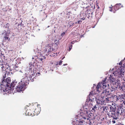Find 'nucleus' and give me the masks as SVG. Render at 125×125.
<instances>
[{"label":"nucleus","instance_id":"f257e3e1","mask_svg":"<svg viewBox=\"0 0 125 125\" xmlns=\"http://www.w3.org/2000/svg\"><path fill=\"white\" fill-rule=\"evenodd\" d=\"M115 109L113 107H111L110 112L108 114V116L110 117H112L114 118L117 119L118 118V116L121 115L122 113V111L121 108H118L117 110L116 113L115 111Z\"/></svg>","mask_w":125,"mask_h":125},{"label":"nucleus","instance_id":"f03ea898","mask_svg":"<svg viewBox=\"0 0 125 125\" xmlns=\"http://www.w3.org/2000/svg\"><path fill=\"white\" fill-rule=\"evenodd\" d=\"M28 79L27 77L22 78L20 82L19 83V84L17 86L16 89L17 92H20L24 90L26 88V86L27 84H28Z\"/></svg>","mask_w":125,"mask_h":125},{"label":"nucleus","instance_id":"7ed1b4c3","mask_svg":"<svg viewBox=\"0 0 125 125\" xmlns=\"http://www.w3.org/2000/svg\"><path fill=\"white\" fill-rule=\"evenodd\" d=\"M82 118L84 119V121L81 120L78 121V125H83V123L85 122L87 124H89V125H91V123L90 120L91 118L89 116L87 112H85V114L83 115Z\"/></svg>","mask_w":125,"mask_h":125},{"label":"nucleus","instance_id":"20e7f679","mask_svg":"<svg viewBox=\"0 0 125 125\" xmlns=\"http://www.w3.org/2000/svg\"><path fill=\"white\" fill-rule=\"evenodd\" d=\"M105 80L103 81L102 82L99 83L96 87V89L97 92L100 93L101 92L102 90L101 87L103 89L106 87V85Z\"/></svg>","mask_w":125,"mask_h":125},{"label":"nucleus","instance_id":"39448f33","mask_svg":"<svg viewBox=\"0 0 125 125\" xmlns=\"http://www.w3.org/2000/svg\"><path fill=\"white\" fill-rule=\"evenodd\" d=\"M112 107L111 105H108V106H105L104 105H102L100 106L99 108L100 109V110L101 112H105L106 113L107 115H108V114L110 112V107Z\"/></svg>","mask_w":125,"mask_h":125},{"label":"nucleus","instance_id":"423d86ee","mask_svg":"<svg viewBox=\"0 0 125 125\" xmlns=\"http://www.w3.org/2000/svg\"><path fill=\"white\" fill-rule=\"evenodd\" d=\"M11 80L10 78V77H8L6 79V80L4 78H3L1 84V85H3L4 87H5L6 89V87H7V86H9L10 85V83Z\"/></svg>","mask_w":125,"mask_h":125},{"label":"nucleus","instance_id":"0eeeda50","mask_svg":"<svg viewBox=\"0 0 125 125\" xmlns=\"http://www.w3.org/2000/svg\"><path fill=\"white\" fill-rule=\"evenodd\" d=\"M16 83V82H15V81L13 82L9 86H7V87H6V89H5V90L4 89L3 91L5 92H8L9 90H13L14 89V87Z\"/></svg>","mask_w":125,"mask_h":125},{"label":"nucleus","instance_id":"6e6552de","mask_svg":"<svg viewBox=\"0 0 125 125\" xmlns=\"http://www.w3.org/2000/svg\"><path fill=\"white\" fill-rule=\"evenodd\" d=\"M94 94H93V92L92 91L90 92L88 96L87 97L86 102L89 103L93 102L94 99Z\"/></svg>","mask_w":125,"mask_h":125},{"label":"nucleus","instance_id":"1a4fd4ad","mask_svg":"<svg viewBox=\"0 0 125 125\" xmlns=\"http://www.w3.org/2000/svg\"><path fill=\"white\" fill-rule=\"evenodd\" d=\"M51 47L50 46H47L45 47V49L44 50V52H46L48 54H52V55H50V56H55V53H53V54H52L53 53L52 52H51Z\"/></svg>","mask_w":125,"mask_h":125},{"label":"nucleus","instance_id":"9d476101","mask_svg":"<svg viewBox=\"0 0 125 125\" xmlns=\"http://www.w3.org/2000/svg\"><path fill=\"white\" fill-rule=\"evenodd\" d=\"M100 94L101 97L103 98L107 96H109L110 95V93L108 89H105L102 91V93H101Z\"/></svg>","mask_w":125,"mask_h":125},{"label":"nucleus","instance_id":"9b49d317","mask_svg":"<svg viewBox=\"0 0 125 125\" xmlns=\"http://www.w3.org/2000/svg\"><path fill=\"white\" fill-rule=\"evenodd\" d=\"M122 7L123 6L121 5V4L120 3L116 4L112 8H110V11H112L113 10L112 9H114L115 11H116Z\"/></svg>","mask_w":125,"mask_h":125},{"label":"nucleus","instance_id":"f8f14e48","mask_svg":"<svg viewBox=\"0 0 125 125\" xmlns=\"http://www.w3.org/2000/svg\"><path fill=\"white\" fill-rule=\"evenodd\" d=\"M31 110H30V109H28L26 110V112L25 113V114L26 115H27L29 116H30L32 115L33 113V111L34 110V105H33L31 106Z\"/></svg>","mask_w":125,"mask_h":125},{"label":"nucleus","instance_id":"ddd939ff","mask_svg":"<svg viewBox=\"0 0 125 125\" xmlns=\"http://www.w3.org/2000/svg\"><path fill=\"white\" fill-rule=\"evenodd\" d=\"M2 65L3 66L1 67L2 69H4L5 68L7 69H8L9 71H10L11 70L10 65H9V63L6 62L5 63H4L3 64H2Z\"/></svg>","mask_w":125,"mask_h":125},{"label":"nucleus","instance_id":"4468645a","mask_svg":"<svg viewBox=\"0 0 125 125\" xmlns=\"http://www.w3.org/2000/svg\"><path fill=\"white\" fill-rule=\"evenodd\" d=\"M34 106L35 108V106ZM36 107V108H34V109L33 111L35 113L36 115H37L40 113L41 110L40 107H38L37 106Z\"/></svg>","mask_w":125,"mask_h":125},{"label":"nucleus","instance_id":"2eb2a0df","mask_svg":"<svg viewBox=\"0 0 125 125\" xmlns=\"http://www.w3.org/2000/svg\"><path fill=\"white\" fill-rule=\"evenodd\" d=\"M9 33H8L6 32L4 35V38L5 40H9L10 38H9Z\"/></svg>","mask_w":125,"mask_h":125},{"label":"nucleus","instance_id":"dca6fc26","mask_svg":"<svg viewBox=\"0 0 125 125\" xmlns=\"http://www.w3.org/2000/svg\"><path fill=\"white\" fill-rule=\"evenodd\" d=\"M96 103L97 104L102 105L104 104V101L103 100L101 101L100 99H98L96 100Z\"/></svg>","mask_w":125,"mask_h":125},{"label":"nucleus","instance_id":"f3484780","mask_svg":"<svg viewBox=\"0 0 125 125\" xmlns=\"http://www.w3.org/2000/svg\"><path fill=\"white\" fill-rule=\"evenodd\" d=\"M87 7L86 8H85V9H86V11L85 12V14H87L88 15V14H91L92 12L90 11V10H87Z\"/></svg>","mask_w":125,"mask_h":125},{"label":"nucleus","instance_id":"a211bd4d","mask_svg":"<svg viewBox=\"0 0 125 125\" xmlns=\"http://www.w3.org/2000/svg\"><path fill=\"white\" fill-rule=\"evenodd\" d=\"M97 108V107L96 106V105H94V107H93V108H92V111L93 112L95 111L96 110V109Z\"/></svg>","mask_w":125,"mask_h":125},{"label":"nucleus","instance_id":"6ab92c4d","mask_svg":"<svg viewBox=\"0 0 125 125\" xmlns=\"http://www.w3.org/2000/svg\"><path fill=\"white\" fill-rule=\"evenodd\" d=\"M35 74L34 73H32L31 74V75L32 76H31V75H30V76L29 77L30 78H31V79H33V78H34V75Z\"/></svg>","mask_w":125,"mask_h":125},{"label":"nucleus","instance_id":"aec40b11","mask_svg":"<svg viewBox=\"0 0 125 125\" xmlns=\"http://www.w3.org/2000/svg\"><path fill=\"white\" fill-rule=\"evenodd\" d=\"M54 42L55 44L57 45H58L59 43V40L57 41L56 40H55Z\"/></svg>","mask_w":125,"mask_h":125},{"label":"nucleus","instance_id":"412c9836","mask_svg":"<svg viewBox=\"0 0 125 125\" xmlns=\"http://www.w3.org/2000/svg\"><path fill=\"white\" fill-rule=\"evenodd\" d=\"M9 23H7L5 26V27L6 28H8L9 26Z\"/></svg>","mask_w":125,"mask_h":125},{"label":"nucleus","instance_id":"4be33fe9","mask_svg":"<svg viewBox=\"0 0 125 125\" xmlns=\"http://www.w3.org/2000/svg\"><path fill=\"white\" fill-rule=\"evenodd\" d=\"M62 70L63 71H66L67 70V68L66 67H64L62 68Z\"/></svg>","mask_w":125,"mask_h":125},{"label":"nucleus","instance_id":"5701e85b","mask_svg":"<svg viewBox=\"0 0 125 125\" xmlns=\"http://www.w3.org/2000/svg\"><path fill=\"white\" fill-rule=\"evenodd\" d=\"M9 53H13L14 52V51L13 50H11L9 51Z\"/></svg>","mask_w":125,"mask_h":125},{"label":"nucleus","instance_id":"b1692460","mask_svg":"<svg viewBox=\"0 0 125 125\" xmlns=\"http://www.w3.org/2000/svg\"><path fill=\"white\" fill-rule=\"evenodd\" d=\"M72 45L71 44H69V48H72Z\"/></svg>","mask_w":125,"mask_h":125},{"label":"nucleus","instance_id":"393cba45","mask_svg":"<svg viewBox=\"0 0 125 125\" xmlns=\"http://www.w3.org/2000/svg\"><path fill=\"white\" fill-rule=\"evenodd\" d=\"M109 78L110 79V80H111L112 82H114V80H115V79L114 78H112V79L111 78H110V77H109Z\"/></svg>","mask_w":125,"mask_h":125},{"label":"nucleus","instance_id":"a878e982","mask_svg":"<svg viewBox=\"0 0 125 125\" xmlns=\"http://www.w3.org/2000/svg\"><path fill=\"white\" fill-rule=\"evenodd\" d=\"M113 119L112 120V122L113 124L115 123V121L114 120V119H114L113 118Z\"/></svg>","mask_w":125,"mask_h":125},{"label":"nucleus","instance_id":"bb28decb","mask_svg":"<svg viewBox=\"0 0 125 125\" xmlns=\"http://www.w3.org/2000/svg\"><path fill=\"white\" fill-rule=\"evenodd\" d=\"M62 61H60L59 62V65H61L62 63Z\"/></svg>","mask_w":125,"mask_h":125},{"label":"nucleus","instance_id":"cd10ccee","mask_svg":"<svg viewBox=\"0 0 125 125\" xmlns=\"http://www.w3.org/2000/svg\"><path fill=\"white\" fill-rule=\"evenodd\" d=\"M74 42H75L74 41H72L71 42V44H73L74 43Z\"/></svg>","mask_w":125,"mask_h":125},{"label":"nucleus","instance_id":"c85d7f7f","mask_svg":"<svg viewBox=\"0 0 125 125\" xmlns=\"http://www.w3.org/2000/svg\"><path fill=\"white\" fill-rule=\"evenodd\" d=\"M123 98H124L125 99V94H123Z\"/></svg>","mask_w":125,"mask_h":125},{"label":"nucleus","instance_id":"c756f323","mask_svg":"<svg viewBox=\"0 0 125 125\" xmlns=\"http://www.w3.org/2000/svg\"><path fill=\"white\" fill-rule=\"evenodd\" d=\"M65 32H63L61 34V35L63 36L65 34Z\"/></svg>","mask_w":125,"mask_h":125},{"label":"nucleus","instance_id":"7c9ffc66","mask_svg":"<svg viewBox=\"0 0 125 125\" xmlns=\"http://www.w3.org/2000/svg\"><path fill=\"white\" fill-rule=\"evenodd\" d=\"M122 63L121 62L119 63V65H122Z\"/></svg>","mask_w":125,"mask_h":125},{"label":"nucleus","instance_id":"2f4dec72","mask_svg":"<svg viewBox=\"0 0 125 125\" xmlns=\"http://www.w3.org/2000/svg\"><path fill=\"white\" fill-rule=\"evenodd\" d=\"M123 67L125 68V63L123 64Z\"/></svg>","mask_w":125,"mask_h":125},{"label":"nucleus","instance_id":"473e14b6","mask_svg":"<svg viewBox=\"0 0 125 125\" xmlns=\"http://www.w3.org/2000/svg\"><path fill=\"white\" fill-rule=\"evenodd\" d=\"M29 69H30V71H31V73L32 72V70H31V68H29Z\"/></svg>","mask_w":125,"mask_h":125},{"label":"nucleus","instance_id":"72a5a7b5","mask_svg":"<svg viewBox=\"0 0 125 125\" xmlns=\"http://www.w3.org/2000/svg\"><path fill=\"white\" fill-rule=\"evenodd\" d=\"M53 62H51L50 63V65H52V64H53Z\"/></svg>","mask_w":125,"mask_h":125},{"label":"nucleus","instance_id":"f704fd0d","mask_svg":"<svg viewBox=\"0 0 125 125\" xmlns=\"http://www.w3.org/2000/svg\"><path fill=\"white\" fill-rule=\"evenodd\" d=\"M69 48V49L68 50V51H70L71 50V49L72 48Z\"/></svg>","mask_w":125,"mask_h":125},{"label":"nucleus","instance_id":"c9c22d12","mask_svg":"<svg viewBox=\"0 0 125 125\" xmlns=\"http://www.w3.org/2000/svg\"><path fill=\"white\" fill-rule=\"evenodd\" d=\"M40 59V60L41 61H42V58H40V59Z\"/></svg>","mask_w":125,"mask_h":125},{"label":"nucleus","instance_id":"e433bc0d","mask_svg":"<svg viewBox=\"0 0 125 125\" xmlns=\"http://www.w3.org/2000/svg\"><path fill=\"white\" fill-rule=\"evenodd\" d=\"M95 8V6L94 5V8H93V9L94 10V9Z\"/></svg>","mask_w":125,"mask_h":125},{"label":"nucleus","instance_id":"4c0bfd02","mask_svg":"<svg viewBox=\"0 0 125 125\" xmlns=\"http://www.w3.org/2000/svg\"><path fill=\"white\" fill-rule=\"evenodd\" d=\"M80 22V21H78V24L79 23V22Z\"/></svg>","mask_w":125,"mask_h":125},{"label":"nucleus","instance_id":"58836bf2","mask_svg":"<svg viewBox=\"0 0 125 125\" xmlns=\"http://www.w3.org/2000/svg\"><path fill=\"white\" fill-rule=\"evenodd\" d=\"M97 8L98 9H99V6H98V7H97Z\"/></svg>","mask_w":125,"mask_h":125},{"label":"nucleus","instance_id":"ea45409f","mask_svg":"<svg viewBox=\"0 0 125 125\" xmlns=\"http://www.w3.org/2000/svg\"><path fill=\"white\" fill-rule=\"evenodd\" d=\"M65 58V57H64L62 59H63Z\"/></svg>","mask_w":125,"mask_h":125},{"label":"nucleus","instance_id":"a19ab883","mask_svg":"<svg viewBox=\"0 0 125 125\" xmlns=\"http://www.w3.org/2000/svg\"><path fill=\"white\" fill-rule=\"evenodd\" d=\"M66 65V64H63L64 65Z\"/></svg>","mask_w":125,"mask_h":125},{"label":"nucleus","instance_id":"79ce46f5","mask_svg":"<svg viewBox=\"0 0 125 125\" xmlns=\"http://www.w3.org/2000/svg\"><path fill=\"white\" fill-rule=\"evenodd\" d=\"M124 115H125V113H124Z\"/></svg>","mask_w":125,"mask_h":125},{"label":"nucleus","instance_id":"37998d69","mask_svg":"<svg viewBox=\"0 0 125 125\" xmlns=\"http://www.w3.org/2000/svg\"><path fill=\"white\" fill-rule=\"evenodd\" d=\"M110 77H111V75H110Z\"/></svg>","mask_w":125,"mask_h":125},{"label":"nucleus","instance_id":"c03bdc74","mask_svg":"<svg viewBox=\"0 0 125 125\" xmlns=\"http://www.w3.org/2000/svg\"><path fill=\"white\" fill-rule=\"evenodd\" d=\"M20 24H18V25H20Z\"/></svg>","mask_w":125,"mask_h":125},{"label":"nucleus","instance_id":"a18cd8bd","mask_svg":"<svg viewBox=\"0 0 125 125\" xmlns=\"http://www.w3.org/2000/svg\"><path fill=\"white\" fill-rule=\"evenodd\" d=\"M38 73V74H40V73Z\"/></svg>","mask_w":125,"mask_h":125},{"label":"nucleus","instance_id":"49530a36","mask_svg":"<svg viewBox=\"0 0 125 125\" xmlns=\"http://www.w3.org/2000/svg\"><path fill=\"white\" fill-rule=\"evenodd\" d=\"M91 105H92V104Z\"/></svg>","mask_w":125,"mask_h":125}]
</instances>
